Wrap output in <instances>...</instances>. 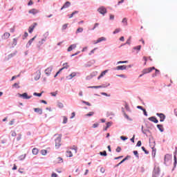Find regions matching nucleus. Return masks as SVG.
Segmentation results:
<instances>
[{"label":"nucleus","mask_w":177,"mask_h":177,"mask_svg":"<svg viewBox=\"0 0 177 177\" xmlns=\"http://www.w3.org/2000/svg\"><path fill=\"white\" fill-rule=\"evenodd\" d=\"M60 142H62V134H59V136L55 139V147H57V149L60 147Z\"/></svg>","instance_id":"f257e3e1"},{"label":"nucleus","mask_w":177,"mask_h":177,"mask_svg":"<svg viewBox=\"0 0 177 177\" xmlns=\"http://www.w3.org/2000/svg\"><path fill=\"white\" fill-rule=\"evenodd\" d=\"M97 12H99L100 15H102L103 16H104L106 13H107V9H106L104 6H101L97 9Z\"/></svg>","instance_id":"f03ea898"},{"label":"nucleus","mask_w":177,"mask_h":177,"mask_svg":"<svg viewBox=\"0 0 177 177\" xmlns=\"http://www.w3.org/2000/svg\"><path fill=\"white\" fill-rule=\"evenodd\" d=\"M19 97H23L24 99H26L28 100V99H31L32 96H28V94L27 93H24L23 94L18 93Z\"/></svg>","instance_id":"7ed1b4c3"},{"label":"nucleus","mask_w":177,"mask_h":177,"mask_svg":"<svg viewBox=\"0 0 177 177\" xmlns=\"http://www.w3.org/2000/svg\"><path fill=\"white\" fill-rule=\"evenodd\" d=\"M53 70V66H50L48 68H47L45 71L44 73L47 77H49L50 75V73H52V71Z\"/></svg>","instance_id":"20e7f679"},{"label":"nucleus","mask_w":177,"mask_h":177,"mask_svg":"<svg viewBox=\"0 0 177 177\" xmlns=\"http://www.w3.org/2000/svg\"><path fill=\"white\" fill-rule=\"evenodd\" d=\"M160 175V167H155L153 172V177H157Z\"/></svg>","instance_id":"39448f33"},{"label":"nucleus","mask_w":177,"mask_h":177,"mask_svg":"<svg viewBox=\"0 0 177 177\" xmlns=\"http://www.w3.org/2000/svg\"><path fill=\"white\" fill-rule=\"evenodd\" d=\"M129 158H131V156H127L122 160H121L118 164L115 165V168H117L118 167H120V165H121V164L125 162V161H127V160H129Z\"/></svg>","instance_id":"423d86ee"},{"label":"nucleus","mask_w":177,"mask_h":177,"mask_svg":"<svg viewBox=\"0 0 177 177\" xmlns=\"http://www.w3.org/2000/svg\"><path fill=\"white\" fill-rule=\"evenodd\" d=\"M38 24L37 23H33L32 25H31L29 28H28V32L30 34L32 33V31H34V28H35V27H37Z\"/></svg>","instance_id":"0eeeda50"},{"label":"nucleus","mask_w":177,"mask_h":177,"mask_svg":"<svg viewBox=\"0 0 177 177\" xmlns=\"http://www.w3.org/2000/svg\"><path fill=\"white\" fill-rule=\"evenodd\" d=\"M156 115L160 118V122H164L165 120V115L164 113H156Z\"/></svg>","instance_id":"6e6552de"},{"label":"nucleus","mask_w":177,"mask_h":177,"mask_svg":"<svg viewBox=\"0 0 177 177\" xmlns=\"http://www.w3.org/2000/svg\"><path fill=\"white\" fill-rule=\"evenodd\" d=\"M153 70H156V68L154 66L149 68H146L143 70V74H147L148 73H151Z\"/></svg>","instance_id":"1a4fd4ad"},{"label":"nucleus","mask_w":177,"mask_h":177,"mask_svg":"<svg viewBox=\"0 0 177 177\" xmlns=\"http://www.w3.org/2000/svg\"><path fill=\"white\" fill-rule=\"evenodd\" d=\"M70 6H71V3L70 1H66L61 8V10H63V9H67V8H70Z\"/></svg>","instance_id":"9d476101"},{"label":"nucleus","mask_w":177,"mask_h":177,"mask_svg":"<svg viewBox=\"0 0 177 177\" xmlns=\"http://www.w3.org/2000/svg\"><path fill=\"white\" fill-rule=\"evenodd\" d=\"M107 41V39L104 37H100L97 39V41L94 43L95 44H99L100 42L106 41Z\"/></svg>","instance_id":"9b49d317"},{"label":"nucleus","mask_w":177,"mask_h":177,"mask_svg":"<svg viewBox=\"0 0 177 177\" xmlns=\"http://www.w3.org/2000/svg\"><path fill=\"white\" fill-rule=\"evenodd\" d=\"M74 77H77V73L76 72H73L71 74L69 75L66 76V80H73Z\"/></svg>","instance_id":"f8f14e48"},{"label":"nucleus","mask_w":177,"mask_h":177,"mask_svg":"<svg viewBox=\"0 0 177 177\" xmlns=\"http://www.w3.org/2000/svg\"><path fill=\"white\" fill-rule=\"evenodd\" d=\"M149 121H151V122H154L155 124H158V120H157V118L156 116H152L148 118Z\"/></svg>","instance_id":"ddd939ff"},{"label":"nucleus","mask_w":177,"mask_h":177,"mask_svg":"<svg viewBox=\"0 0 177 177\" xmlns=\"http://www.w3.org/2000/svg\"><path fill=\"white\" fill-rule=\"evenodd\" d=\"M113 70H118V71L127 70V66L126 65L118 66L116 68H114Z\"/></svg>","instance_id":"4468645a"},{"label":"nucleus","mask_w":177,"mask_h":177,"mask_svg":"<svg viewBox=\"0 0 177 177\" xmlns=\"http://www.w3.org/2000/svg\"><path fill=\"white\" fill-rule=\"evenodd\" d=\"M37 75L35 77V80L38 81L39 78H41V70H38L36 71Z\"/></svg>","instance_id":"2eb2a0df"},{"label":"nucleus","mask_w":177,"mask_h":177,"mask_svg":"<svg viewBox=\"0 0 177 177\" xmlns=\"http://www.w3.org/2000/svg\"><path fill=\"white\" fill-rule=\"evenodd\" d=\"M75 48H77V44H72L68 48L67 50L68 52H71V50L75 49Z\"/></svg>","instance_id":"dca6fc26"},{"label":"nucleus","mask_w":177,"mask_h":177,"mask_svg":"<svg viewBox=\"0 0 177 177\" xmlns=\"http://www.w3.org/2000/svg\"><path fill=\"white\" fill-rule=\"evenodd\" d=\"M39 11H38V10L37 9H32L30 10H29L28 13L31 14V15H37V13H39Z\"/></svg>","instance_id":"f3484780"},{"label":"nucleus","mask_w":177,"mask_h":177,"mask_svg":"<svg viewBox=\"0 0 177 177\" xmlns=\"http://www.w3.org/2000/svg\"><path fill=\"white\" fill-rule=\"evenodd\" d=\"M10 37V33L9 32H5L2 36V39H8Z\"/></svg>","instance_id":"a211bd4d"},{"label":"nucleus","mask_w":177,"mask_h":177,"mask_svg":"<svg viewBox=\"0 0 177 177\" xmlns=\"http://www.w3.org/2000/svg\"><path fill=\"white\" fill-rule=\"evenodd\" d=\"M141 131H142V133L144 135H147V133H151L150 130H149V129H143V126H142V127H141Z\"/></svg>","instance_id":"6ab92c4d"},{"label":"nucleus","mask_w":177,"mask_h":177,"mask_svg":"<svg viewBox=\"0 0 177 177\" xmlns=\"http://www.w3.org/2000/svg\"><path fill=\"white\" fill-rule=\"evenodd\" d=\"M109 71L108 70H105L104 71H102L101 73V74L100 75V76L97 77V80H100V78L104 77V75H106V73L108 72Z\"/></svg>","instance_id":"aec40b11"},{"label":"nucleus","mask_w":177,"mask_h":177,"mask_svg":"<svg viewBox=\"0 0 177 177\" xmlns=\"http://www.w3.org/2000/svg\"><path fill=\"white\" fill-rule=\"evenodd\" d=\"M171 158H172V156H171V155H169V154L165 155V162H168V161H169Z\"/></svg>","instance_id":"412c9836"},{"label":"nucleus","mask_w":177,"mask_h":177,"mask_svg":"<svg viewBox=\"0 0 177 177\" xmlns=\"http://www.w3.org/2000/svg\"><path fill=\"white\" fill-rule=\"evenodd\" d=\"M34 111L35 113H38L39 114H42V109H39V108H35L34 109Z\"/></svg>","instance_id":"4be33fe9"},{"label":"nucleus","mask_w":177,"mask_h":177,"mask_svg":"<svg viewBox=\"0 0 177 177\" xmlns=\"http://www.w3.org/2000/svg\"><path fill=\"white\" fill-rule=\"evenodd\" d=\"M157 128L159 129L160 131L164 132V127L162 124H157Z\"/></svg>","instance_id":"5701e85b"},{"label":"nucleus","mask_w":177,"mask_h":177,"mask_svg":"<svg viewBox=\"0 0 177 177\" xmlns=\"http://www.w3.org/2000/svg\"><path fill=\"white\" fill-rule=\"evenodd\" d=\"M110 127H111V122H106V126L104 129V131H107V129H109V128H110Z\"/></svg>","instance_id":"b1692460"},{"label":"nucleus","mask_w":177,"mask_h":177,"mask_svg":"<svg viewBox=\"0 0 177 177\" xmlns=\"http://www.w3.org/2000/svg\"><path fill=\"white\" fill-rule=\"evenodd\" d=\"M46 42V39H41V41H39V45L41 46V45H44Z\"/></svg>","instance_id":"393cba45"},{"label":"nucleus","mask_w":177,"mask_h":177,"mask_svg":"<svg viewBox=\"0 0 177 177\" xmlns=\"http://www.w3.org/2000/svg\"><path fill=\"white\" fill-rule=\"evenodd\" d=\"M57 107H59V109H63V107H64V105L63 104V103L58 102L57 103Z\"/></svg>","instance_id":"a878e982"},{"label":"nucleus","mask_w":177,"mask_h":177,"mask_svg":"<svg viewBox=\"0 0 177 177\" xmlns=\"http://www.w3.org/2000/svg\"><path fill=\"white\" fill-rule=\"evenodd\" d=\"M107 86H110V83H108V84L106 86L104 84H102L101 86H97V89L100 88H107Z\"/></svg>","instance_id":"bb28decb"},{"label":"nucleus","mask_w":177,"mask_h":177,"mask_svg":"<svg viewBox=\"0 0 177 177\" xmlns=\"http://www.w3.org/2000/svg\"><path fill=\"white\" fill-rule=\"evenodd\" d=\"M122 23H123L124 26H128V19H127V18H124Z\"/></svg>","instance_id":"cd10ccee"},{"label":"nucleus","mask_w":177,"mask_h":177,"mask_svg":"<svg viewBox=\"0 0 177 177\" xmlns=\"http://www.w3.org/2000/svg\"><path fill=\"white\" fill-rule=\"evenodd\" d=\"M38 149L37 148H34L32 151V154H34L35 156H37V154H38Z\"/></svg>","instance_id":"c85d7f7f"},{"label":"nucleus","mask_w":177,"mask_h":177,"mask_svg":"<svg viewBox=\"0 0 177 177\" xmlns=\"http://www.w3.org/2000/svg\"><path fill=\"white\" fill-rule=\"evenodd\" d=\"M100 156H102L103 157H106V156H107V152H106V151H101V152H100Z\"/></svg>","instance_id":"c756f323"},{"label":"nucleus","mask_w":177,"mask_h":177,"mask_svg":"<svg viewBox=\"0 0 177 177\" xmlns=\"http://www.w3.org/2000/svg\"><path fill=\"white\" fill-rule=\"evenodd\" d=\"M82 31H84L83 28H78L76 30V34H80V32H82Z\"/></svg>","instance_id":"7c9ffc66"},{"label":"nucleus","mask_w":177,"mask_h":177,"mask_svg":"<svg viewBox=\"0 0 177 177\" xmlns=\"http://www.w3.org/2000/svg\"><path fill=\"white\" fill-rule=\"evenodd\" d=\"M69 67H70V66H68V63H64V64H63L62 68H63V70H64L65 68L67 69V68H68Z\"/></svg>","instance_id":"2f4dec72"},{"label":"nucleus","mask_w":177,"mask_h":177,"mask_svg":"<svg viewBox=\"0 0 177 177\" xmlns=\"http://www.w3.org/2000/svg\"><path fill=\"white\" fill-rule=\"evenodd\" d=\"M66 156L73 157V152H71V151H66Z\"/></svg>","instance_id":"473e14b6"},{"label":"nucleus","mask_w":177,"mask_h":177,"mask_svg":"<svg viewBox=\"0 0 177 177\" xmlns=\"http://www.w3.org/2000/svg\"><path fill=\"white\" fill-rule=\"evenodd\" d=\"M142 48V46H137L133 47L134 50H138L139 52V50H140V49Z\"/></svg>","instance_id":"72a5a7b5"},{"label":"nucleus","mask_w":177,"mask_h":177,"mask_svg":"<svg viewBox=\"0 0 177 177\" xmlns=\"http://www.w3.org/2000/svg\"><path fill=\"white\" fill-rule=\"evenodd\" d=\"M176 164H177V160H176V153L174 154V168L176 167Z\"/></svg>","instance_id":"f704fd0d"},{"label":"nucleus","mask_w":177,"mask_h":177,"mask_svg":"<svg viewBox=\"0 0 177 177\" xmlns=\"http://www.w3.org/2000/svg\"><path fill=\"white\" fill-rule=\"evenodd\" d=\"M16 53L17 52L8 55V59H12V57H14V56H16Z\"/></svg>","instance_id":"c9c22d12"},{"label":"nucleus","mask_w":177,"mask_h":177,"mask_svg":"<svg viewBox=\"0 0 177 177\" xmlns=\"http://www.w3.org/2000/svg\"><path fill=\"white\" fill-rule=\"evenodd\" d=\"M77 13L78 11H74L73 12H72V14L69 15V19H71L74 16V15H77Z\"/></svg>","instance_id":"e433bc0d"},{"label":"nucleus","mask_w":177,"mask_h":177,"mask_svg":"<svg viewBox=\"0 0 177 177\" xmlns=\"http://www.w3.org/2000/svg\"><path fill=\"white\" fill-rule=\"evenodd\" d=\"M43 37H44L43 39L46 40V38H48V37H49V32H46V33L44 34Z\"/></svg>","instance_id":"4c0bfd02"},{"label":"nucleus","mask_w":177,"mask_h":177,"mask_svg":"<svg viewBox=\"0 0 177 177\" xmlns=\"http://www.w3.org/2000/svg\"><path fill=\"white\" fill-rule=\"evenodd\" d=\"M41 153L42 156H46V153H48V151H46V149H42L41 151Z\"/></svg>","instance_id":"58836bf2"},{"label":"nucleus","mask_w":177,"mask_h":177,"mask_svg":"<svg viewBox=\"0 0 177 177\" xmlns=\"http://www.w3.org/2000/svg\"><path fill=\"white\" fill-rule=\"evenodd\" d=\"M33 96H38V97H41V96H42V93H34Z\"/></svg>","instance_id":"ea45409f"},{"label":"nucleus","mask_w":177,"mask_h":177,"mask_svg":"<svg viewBox=\"0 0 177 177\" xmlns=\"http://www.w3.org/2000/svg\"><path fill=\"white\" fill-rule=\"evenodd\" d=\"M24 158H26V154L24 155H21L19 158V159L20 160V161H23V160H24Z\"/></svg>","instance_id":"a19ab883"},{"label":"nucleus","mask_w":177,"mask_h":177,"mask_svg":"<svg viewBox=\"0 0 177 177\" xmlns=\"http://www.w3.org/2000/svg\"><path fill=\"white\" fill-rule=\"evenodd\" d=\"M128 63V61H119L117 62V64H124Z\"/></svg>","instance_id":"79ce46f5"},{"label":"nucleus","mask_w":177,"mask_h":177,"mask_svg":"<svg viewBox=\"0 0 177 177\" xmlns=\"http://www.w3.org/2000/svg\"><path fill=\"white\" fill-rule=\"evenodd\" d=\"M120 31H121L120 28H116L115 30V31L113 32V34H118V32H120Z\"/></svg>","instance_id":"37998d69"},{"label":"nucleus","mask_w":177,"mask_h":177,"mask_svg":"<svg viewBox=\"0 0 177 177\" xmlns=\"http://www.w3.org/2000/svg\"><path fill=\"white\" fill-rule=\"evenodd\" d=\"M31 44H32V41L30 39L26 44V48H30V46H31Z\"/></svg>","instance_id":"c03bdc74"},{"label":"nucleus","mask_w":177,"mask_h":177,"mask_svg":"<svg viewBox=\"0 0 177 177\" xmlns=\"http://www.w3.org/2000/svg\"><path fill=\"white\" fill-rule=\"evenodd\" d=\"M142 151H145V154H149V151L146 150V148L145 147H141Z\"/></svg>","instance_id":"a18cd8bd"},{"label":"nucleus","mask_w":177,"mask_h":177,"mask_svg":"<svg viewBox=\"0 0 177 177\" xmlns=\"http://www.w3.org/2000/svg\"><path fill=\"white\" fill-rule=\"evenodd\" d=\"M63 118H64L63 124H67V121H68V119L67 118V117L64 116Z\"/></svg>","instance_id":"49530a36"},{"label":"nucleus","mask_w":177,"mask_h":177,"mask_svg":"<svg viewBox=\"0 0 177 177\" xmlns=\"http://www.w3.org/2000/svg\"><path fill=\"white\" fill-rule=\"evenodd\" d=\"M91 75L93 78V77H96V75H97V71L93 72L91 73Z\"/></svg>","instance_id":"de8ad7c7"},{"label":"nucleus","mask_w":177,"mask_h":177,"mask_svg":"<svg viewBox=\"0 0 177 177\" xmlns=\"http://www.w3.org/2000/svg\"><path fill=\"white\" fill-rule=\"evenodd\" d=\"M58 164H60V162H63V158L58 157L57 158Z\"/></svg>","instance_id":"09e8293b"},{"label":"nucleus","mask_w":177,"mask_h":177,"mask_svg":"<svg viewBox=\"0 0 177 177\" xmlns=\"http://www.w3.org/2000/svg\"><path fill=\"white\" fill-rule=\"evenodd\" d=\"M155 71H156V73L152 75V77H156L158 74H160V71L156 68H155Z\"/></svg>","instance_id":"8fccbe9b"},{"label":"nucleus","mask_w":177,"mask_h":177,"mask_svg":"<svg viewBox=\"0 0 177 177\" xmlns=\"http://www.w3.org/2000/svg\"><path fill=\"white\" fill-rule=\"evenodd\" d=\"M133 153L137 158H139V153H138V151H133Z\"/></svg>","instance_id":"3c124183"},{"label":"nucleus","mask_w":177,"mask_h":177,"mask_svg":"<svg viewBox=\"0 0 177 177\" xmlns=\"http://www.w3.org/2000/svg\"><path fill=\"white\" fill-rule=\"evenodd\" d=\"M15 88H17V89L20 88V86H19V83H15L13 84V86Z\"/></svg>","instance_id":"603ef678"},{"label":"nucleus","mask_w":177,"mask_h":177,"mask_svg":"<svg viewBox=\"0 0 177 177\" xmlns=\"http://www.w3.org/2000/svg\"><path fill=\"white\" fill-rule=\"evenodd\" d=\"M96 49H97V48H95L94 49H93V50L88 53V55L91 56V55H93V53H95V50H96Z\"/></svg>","instance_id":"864d4df0"},{"label":"nucleus","mask_w":177,"mask_h":177,"mask_svg":"<svg viewBox=\"0 0 177 177\" xmlns=\"http://www.w3.org/2000/svg\"><path fill=\"white\" fill-rule=\"evenodd\" d=\"M117 77H120V78H127V75H116Z\"/></svg>","instance_id":"5fc2aeb1"},{"label":"nucleus","mask_w":177,"mask_h":177,"mask_svg":"<svg viewBox=\"0 0 177 177\" xmlns=\"http://www.w3.org/2000/svg\"><path fill=\"white\" fill-rule=\"evenodd\" d=\"M124 107L127 111H130L129 105H128V104H125Z\"/></svg>","instance_id":"6e6d98bb"},{"label":"nucleus","mask_w":177,"mask_h":177,"mask_svg":"<svg viewBox=\"0 0 177 177\" xmlns=\"http://www.w3.org/2000/svg\"><path fill=\"white\" fill-rule=\"evenodd\" d=\"M93 114H95V113L89 112L88 113L86 114V116L87 117H92V115H93Z\"/></svg>","instance_id":"4d7b16f0"},{"label":"nucleus","mask_w":177,"mask_h":177,"mask_svg":"<svg viewBox=\"0 0 177 177\" xmlns=\"http://www.w3.org/2000/svg\"><path fill=\"white\" fill-rule=\"evenodd\" d=\"M152 156L156 157V149L153 147H152Z\"/></svg>","instance_id":"13d9d810"},{"label":"nucleus","mask_w":177,"mask_h":177,"mask_svg":"<svg viewBox=\"0 0 177 177\" xmlns=\"http://www.w3.org/2000/svg\"><path fill=\"white\" fill-rule=\"evenodd\" d=\"M68 26V24H65L62 26V30H66L67 28V26Z\"/></svg>","instance_id":"bf43d9fd"},{"label":"nucleus","mask_w":177,"mask_h":177,"mask_svg":"<svg viewBox=\"0 0 177 177\" xmlns=\"http://www.w3.org/2000/svg\"><path fill=\"white\" fill-rule=\"evenodd\" d=\"M136 146L140 147V146H142V141H138Z\"/></svg>","instance_id":"052dcab7"},{"label":"nucleus","mask_w":177,"mask_h":177,"mask_svg":"<svg viewBox=\"0 0 177 177\" xmlns=\"http://www.w3.org/2000/svg\"><path fill=\"white\" fill-rule=\"evenodd\" d=\"M116 152H117V153L121 152V147H118L116 148Z\"/></svg>","instance_id":"680f3d73"},{"label":"nucleus","mask_w":177,"mask_h":177,"mask_svg":"<svg viewBox=\"0 0 177 177\" xmlns=\"http://www.w3.org/2000/svg\"><path fill=\"white\" fill-rule=\"evenodd\" d=\"M120 139L122 140H128V138H127V137H125V136H120Z\"/></svg>","instance_id":"e2e57ef3"},{"label":"nucleus","mask_w":177,"mask_h":177,"mask_svg":"<svg viewBox=\"0 0 177 177\" xmlns=\"http://www.w3.org/2000/svg\"><path fill=\"white\" fill-rule=\"evenodd\" d=\"M99 127V123H95L93 124V128H97Z\"/></svg>","instance_id":"0e129e2a"},{"label":"nucleus","mask_w":177,"mask_h":177,"mask_svg":"<svg viewBox=\"0 0 177 177\" xmlns=\"http://www.w3.org/2000/svg\"><path fill=\"white\" fill-rule=\"evenodd\" d=\"M82 103H84V104H86V106H91V103L86 102V101H82Z\"/></svg>","instance_id":"69168bd1"},{"label":"nucleus","mask_w":177,"mask_h":177,"mask_svg":"<svg viewBox=\"0 0 177 177\" xmlns=\"http://www.w3.org/2000/svg\"><path fill=\"white\" fill-rule=\"evenodd\" d=\"M13 124H15V119H12V120L9 122V125H13Z\"/></svg>","instance_id":"338daca9"},{"label":"nucleus","mask_w":177,"mask_h":177,"mask_svg":"<svg viewBox=\"0 0 177 177\" xmlns=\"http://www.w3.org/2000/svg\"><path fill=\"white\" fill-rule=\"evenodd\" d=\"M51 176L52 177H57V174L56 173H53Z\"/></svg>","instance_id":"774afa93"}]
</instances>
